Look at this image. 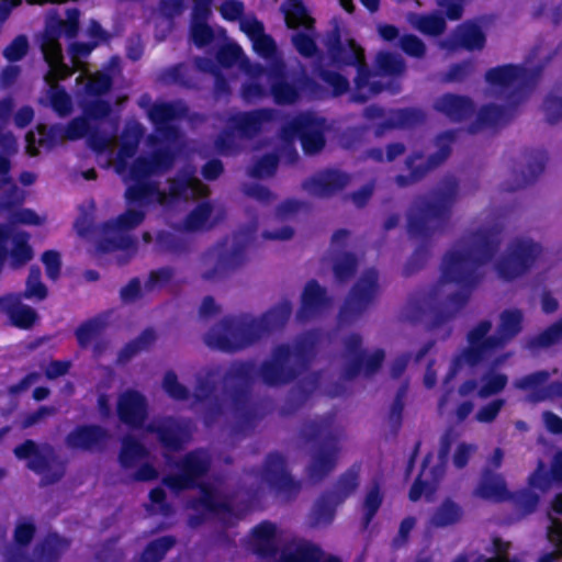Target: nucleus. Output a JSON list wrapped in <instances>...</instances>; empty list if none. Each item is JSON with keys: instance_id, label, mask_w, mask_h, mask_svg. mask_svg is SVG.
<instances>
[{"instance_id": "ea45409f", "label": "nucleus", "mask_w": 562, "mask_h": 562, "mask_svg": "<svg viewBox=\"0 0 562 562\" xmlns=\"http://www.w3.org/2000/svg\"><path fill=\"white\" fill-rule=\"evenodd\" d=\"M474 494L483 499L493 502H504L512 498L504 479L493 473L491 470L483 472L482 479L476 486Z\"/></svg>"}, {"instance_id": "69168bd1", "label": "nucleus", "mask_w": 562, "mask_h": 562, "mask_svg": "<svg viewBox=\"0 0 562 562\" xmlns=\"http://www.w3.org/2000/svg\"><path fill=\"white\" fill-rule=\"evenodd\" d=\"M543 111L549 124H555L562 120V82L557 83L546 97Z\"/></svg>"}, {"instance_id": "4c0bfd02", "label": "nucleus", "mask_w": 562, "mask_h": 562, "mask_svg": "<svg viewBox=\"0 0 562 562\" xmlns=\"http://www.w3.org/2000/svg\"><path fill=\"white\" fill-rule=\"evenodd\" d=\"M357 70V75L355 78V92L352 94V100L355 102L364 103L371 97L380 93L383 90V85L378 81H372V71L366 63V57H363L359 64L353 66Z\"/></svg>"}, {"instance_id": "052dcab7", "label": "nucleus", "mask_w": 562, "mask_h": 562, "mask_svg": "<svg viewBox=\"0 0 562 562\" xmlns=\"http://www.w3.org/2000/svg\"><path fill=\"white\" fill-rule=\"evenodd\" d=\"M375 68L383 76H401L406 69L404 59L392 52H380L375 58Z\"/></svg>"}, {"instance_id": "de8ad7c7", "label": "nucleus", "mask_w": 562, "mask_h": 562, "mask_svg": "<svg viewBox=\"0 0 562 562\" xmlns=\"http://www.w3.org/2000/svg\"><path fill=\"white\" fill-rule=\"evenodd\" d=\"M361 464L356 462L337 479L334 490L330 491L336 504L344 503L359 486Z\"/></svg>"}, {"instance_id": "0e129e2a", "label": "nucleus", "mask_w": 562, "mask_h": 562, "mask_svg": "<svg viewBox=\"0 0 562 562\" xmlns=\"http://www.w3.org/2000/svg\"><path fill=\"white\" fill-rule=\"evenodd\" d=\"M49 105L60 117L68 116L72 111V100L64 87L52 85L48 89Z\"/></svg>"}, {"instance_id": "f257e3e1", "label": "nucleus", "mask_w": 562, "mask_h": 562, "mask_svg": "<svg viewBox=\"0 0 562 562\" xmlns=\"http://www.w3.org/2000/svg\"><path fill=\"white\" fill-rule=\"evenodd\" d=\"M318 335L307 331L299 336L293 346H274L269 359L257 369L252 360L233 361L222 376L223 394L231 401L235 419L234 435H246L256 426L257 414L250 407V393L257 376L270 387L288 385L307 372L316 357Z\"/></svg>"}, {"instance_id": "49530a36", "label": "nucleus", "mask_w": 562, "mask_h": 562, "mask_svg": "<svg viewBox=\"0 0 562 562\" xmlns=\"http://www.w3.org/2000/svg\"><path fill=\"white\" fill-rule=\"evenodd\" d=\"M336 498L331 492H324L315 501L310 514V525L315 528L326 526L333 522L336 515Z\"/></svg>"}, {"instance_id": "0eeeda50", "label": "nucleus", "mask_w": 562, "mask_h": 562, "mask_svg": "<svg viewBox=\"0 0 562 562\" xmlns=\"http://www.w3.org/2000/svg\"><path fill=\"white\" fill-rule=\"evenodd\" d=\"M457 139V131L448 130L436 136L437 151L425 157L423 151H414L407 156L405 166L408 175H397L394 182L400 188H406L423 180L427 173L443 164L451 155V146Z\"/></svg>"}, {"instance_id": "a878e982", "label": "nucleus", "mask_w": 562, "mask_h": 562, "mask_svg": "<svg viewBox=\"0 0 562 562\" xmlns=\"http://www.w3.org/2000/svg\"><path fill=\"white\" fill-rule=\"evenodd\" d=\"M227 240L217 245V258L212 269L203 272L202 278L206 281L214 280L227 272L239 268L246 260V244L236 241L231 250L226 249Z\"/></svg>"}, {"instance_id": "39448f33", "label": "nucleus", "mask_w": 562, "mask_h": 562, "mask_svg": "<svg viewBox=\"0 0 562 562\" xmlns=\"http://www.w3.org/2000/svg\"><path fill=\"white\" fill-rule=\"evenodd\" d=\"M291 314L292 304L284 300L259 317L247 314L225 316L205 335L204 341L211 348L224 352H236L282 329Z\"/></svg>"}, {"instance_id": "37998d69", "label": "nucleus", "mask_w": 562, "mask_h": 562, "mask_svg": "<svg viewBox=\"0 0 562 562\" xmlns=\"http://www.w3.org/2000/svg\"><path fill=\"white\" fill-rule=\"evenodd\" d=\"M527 172H521L520 180L516 186H507L504 188L505 191L513 192L520 188L527 187L533 183L546 169L548 161V154L544 149H530L526 153Z\"/></svg>"}, {"instance_id": "7ed1b4c3", "label": "nucleus", "mask_w": 562, "mask_h": 562, "mask_svg": "<svg viewBox=\"0 0 562 562\" xmlns=\"http://www.w3.org/2000/svg\"><path fill=\"white\" fill-rule=\"evenodd\" d=\"M541 71L540 67L528 69L515 64L490 68L485 74V80L504 94L506 105L494 103L483 105L475 121L468 126V132L475 134L485 127L497 128L508 124L516 115L518 106L538 83Z\"/></svg>"}, {"instance_id": "58836bf2", "label": "nucleus", "mask_w": 562, "mask_h": 562, "mask_svg": "<svg viewBox=\"0 0 562 562\" xmlns=\"http://www.w3.org/2000/svg\"><path fill=\"white\" fill-rule=\"evenodd\" d=\"M284 16L285 26L290 30L302 29L314 31L315 20L311 16L302 0H285L280 8Z\"/></svg>"}, {"instance_id": "3c124183", "label": "nucleus", "mask_w": 562, "mask_h": 562, "mask_svg": "<svg viewBox=\"0 0 562 562\" xmlns=\"http://www.w3.org/2000/svg\"><path fill=\"white\" fill-rule=\"evenodd\" d=\"M213 206L210 202H200L191 210L183 221V229L187 232H199L212 228L215 223L210 222Z\"/></svg>"}, {"instance_id": "c9c22d12", "label": "nucleus", "mask_w": 562, "mask_h": 562, "mask_svg": "<svg viewBox=\"0 0 562 562\" xmlns=\"http://www.w3.org/2000/svg\"><path fill=\"white\" fill-rule=\"evenodd\" d=\"M524 315L518 308L504 310L499 315L497 331L492 335L491 344H497L498 350L503 349L522 329Z\"/></svg>"}, {"instance_id": "412c9836", "label": "nucleus", "mask_w": 562, "mask_h": 562, "mask_svg": "<svg viewBox=\"0 0 562 562\" xmlns=\"http://www.w3.org/2000/svg\"><path fill=\"white\" fill-rule=\"evenodd\" d=\"M119 419L131 428H142L148 418L146 397L136 390H126L120 394L116 403Z\"/></svg>"}, {"instance_id": "7c9ffc66", "label": "nucleus", "mask_w": 562, "mask_h": 562, "mask_svg": "<svg viewBox=\"0 0 562 562\" xmlns=\"http://www.w3.org/2000/svg\"><path fill=\"white\" fill-rule=\"evenodd\" d=\"M200 495L188 501V507L194 512H202L206 516L233 514V505L227 499H221L218 491L210 483H202L199 487Z\"/></svg>"}, {"instance_id": "4d7b16f0", "label": "nucleus", "mask_w": 562, "mask_h": 562, "mask_svg": "<svg viewBox=\"0 0 562 562\" xmlns=\"http://www.w3.org/2000/svg\"><path fill=\"white\" fill-rule=\"evenodd\" d=\"M321 555V549L313 544H300L294 549L283 547L277 562H317Z\"/></svg>"}, {"instance_id": "864d4df0", "label": "nucleus", "mask_w": 562, "mask_h": 562, "mask_svg": "<svg viewBox=\"0 0 562 562\" xmlns=\"http://www.w3.org/2000/svg\"><path fill=\"white\" fill-rule=\"evenodd\" d=\"M411 23L422 34L434 37L443 34L447 29L446 18L437 12L415 14Z\"/></svg>"}, {"instance_id": "6e6552de", "label": "nucleus", "mask_w": 562, "mask_h": 562, "mask_svg": "<svg viewBox=\"0 0 562 562\" xmlns=\"http://www.w3.org/2000/svg\"><path fill=\"white\" fill-rule=\"evenodd\" d=\"M325 123V119L312 112H302L284 123L280 134L283 139H300L303 151L314 155L326 145Z\"/></svg>"}, {"instance_id": "aec40b11", "label": "nucleus", "mask_w": 562, "mask_h": 562, "mask_svg": "<svg viewBox=\"0 0 562 562\" xmlns=\"http://www.w3.org/2000/svg\"><path fill=\"white\" fill-rule=\"evenodd\" d=\"M326 48L330 64L338 69L353 67L364 57L363 48L353 38L347 40L346 43L342 42L338 27L329 33Z\"/></svg>"}, {"instance_id": "680f3d73", "label": "nucleus", "mask_w": 562, "mask_h": 562, "mask_svg": "<svg viewBox=\"0 0 562 562\" xmlns=\"http://www.w3.org/2000/svg\"><path fill=\"white\" fill-rule=\"evenodd\" d=\"M193 171H183L168 180L167 203L187 199L189 189L194 184Z\"/></svg>"}, {"instance_id": "8fccbe9b", "label": "nucleus", "mask_w": 562, "mask_h": 562, "mask_svg": "<svg viewBox=\"0 0 562 562\" xmlns=\"http://www.w3.org/2000/svg\"><path fill=\"white\" fill-rule=\"evenodd\" d=\"M148 451L146 447L135 437L125 436L121 441L119 462L123 469L133 468L139 460L146 458Z\"/></svg>"}, {"instance_id": "f3484780", "label": "nucleus", "mask_w": 562, "mask_h": 562, "mask_svg": "<svg viewBox=\"0 0 562 562\" xmlns=\"http://www.w3.org/2000/svg\"><path fill=\"white\" fill-rule=\"evenodd\" d=\"M220 373L218 368H210L204 375H198L194 387V400L198 403H206L203 412V424L205 427H212L225 414V405L222 400L214 396L216 391L215 376Z\"/></svg>"}, {"instance_id": "9b49d317", "label": "nucleus", "mask_w": 562, "mask_h": 562, "mask_svg": "<svg viewBox=\"0 0 562 562\" xmlns=\"http://www.w3.org/2000/svg\"><path fill=\"white\" fill-rule=\"evenodd\" d=\"M18 460H26V468L42 475L41 485H50L59 482L66 473V462L60 460L50 450L48 454L40 450L32 439H25L13 449Z\"/></svg>"}, {"instance_id": "4468645a", "label": "nucleus", "mask_w": 562, "mask_h": 562, "mask_svg": "<svg viewBox=\"0 0 562 562\" xmlns=\"http://www.w3.org/2000/svg\"><path fill=\"white\" fill-rule=\"evenodd\" d=\"M541 246L532 240H518L510 245L509 251L496 263L498 276L512 281L525 274L541 254Z\"/></svg>"}, {"instance_id": "603ef678", "label": "nucleus", "mask_w": 562, "mask_h": 562, "mask_svg": "<svg viewBox=\"0 0 562 562\" xmlns=\"http://www.w3.org/2000/svg\"><path fill=\"white\" fill-rule=\"evenodd\" d=\"M177 543L175 536L167 535L149 541L135 562H160Z\"/></svg>"}, {"instance_id": "c756f323", "label": "nucleus", "mask_w": 562, "mask_h": 562, "mask_svg": "<svg viewBox=\"0 0 562 562\" xmlns=\"http://www.w3.org/2000/svg\"><path fill=\"white\" fill-rule=\"evenodd\" d=\"M184 109H180L171 102L155 103L148 110V117L155 126V131L166 140H173L179 136V130L171 122L183 115Z\"/></svg>"}, {"instance_id": "473e14b6", "label": "nucleus", "mask_w": 562, "mask_h": 562, "mask_svg": "<svg viewBox=\"0 0 562 562\" xmlns=\"http://www.w3.org/2000/svg\"><path fill=\"white\" fill-rule=\"evenodd\" d=\"M434 110L443 114L451 122H463L475 111L474 102L467 95L443 93L434 103Z\"/></svg>"}, {"instance_id": "13d9d810", "label": "nucleus", "mask_w": 562, "mask_h": 562, "mask_svg": "<svg viewBox=\"0 0 562 562\" xmlns=\"http://www.w3.org/2000/svg\"><path fill=\"white\" fill-rule=\"evenodd\" d=\"M48 296V289L42 282V272L38 266L30 268L25 281V289L19 294V299L44 301Z\"/></svg>"}, {"instance_id": "bf43d9fd", "label": "nucleus", "mask_w": 562, "mask_h": 562, "mask_svg": "<svg viewBox=\"0 0 562 562\" xmlns=\"http://www.w3.org/2000/svg\"><path fill=\"white\" fill-rule=\"evenodd\" d=\"M30 235L25 232L18 233L12 240V249L8 256L11 258V266L20 268L33 259L34 252L29 244Z\"/></svg>"}, {"instance_id": "e433bc0d", "label": "nucleus", "mask_w": 562, "mask_h": 562, "mask_svg": "<svg viewBox=\"0 0 562 562\" xmlns=\"http://www.w3.org/2000/svg\"><path fill=\"white\" fill-rule=\"evenodd\" d=\"M41 50L43 58L49 68L45 79L47 81L64 80L69 75V68L64 63L63 47L60 42L42 41Z\"/></svg>"}, {"instance_id": "423d86ee", "label": "nucleus", "mask_w": 562, "mask_h": 562, "mask_svg": "<svg viewBox=\"0 0 562 562\" xmlns=\"http://www.w3.org/2000/svg\"><path fill=\"white\" fill-rule=\"evenodd\" d=\"M335 415L327 414L316 419L306 420L300 429V437L306 443L316 446L307 468L313 482L324 480L337 465L339 446L334 432Z\"/></svg>"}, {"instance_id": "c03bdc74", "label": "nucleus", "mask_w": 562, "mask_h": 562, "mask_svg": "<svg viewBox=\"0 0 562 562\" xmlns=\"http://www.w3.org/2000/svg\"><path fill=\"white\" fill-rule=\"evenodd\" d=\"M506 359V356H501L496 358L491 368L482 374L481 382L482 385L477 390V396L480 398H487L490 396L496 395L504 391L508 383V376L505 373L495 372V369L502 364Z\"/></svg>"}, {"instance_id": "e2e57ef3", "label": "nucleus", "mask_w": 562, "mask_h": 562, "mask_svg": "<svg viewBox=\"0 0 562 562\" xmlns=\"http://www.w3.org/2000/svg\"><path fill=\"white\" fill-rule=\"evenodd\" d=\"M358 269V258L355 254L346 251L338 256L333 265L335 279L346 282L355 277Z\"/></svg>"}, {"instance_id": "774afa93", "label": "nucleus", "mask_w": 562, "mask_h": 562, "mask_svg": "<svg viewBox=\"0 0 562 562\" xmlns=\"http://www.w3.org/2000/svg\"><path fill=\"white\" fill-rule=\"evenodd\" d=\"M279 161L280 159L278 154L267 153L254 162L248 171V175L255 179L272 177L277 172Z\"/></svg>"}, {"instance_id": "dca6fc26", "label": "nucleus", "mask_w": 562, "mask_h": 562, "mask_svg": "<svg viewBox=\"0 0 562 562\" xmlns=\"http://www.w3.org/2000/svg\"><path fill=\"white\" fill-rule=\"evenodd\" d=\"M145 429L156 436L166 452H180L191 439L189 425L173 416L151 420Z\"/></svg>"}, {"instance_id": "79ce46f5", "label": "nucleus", "mask_w": 562, "mask_h": 562, "mask_svg": "<svg viewBox=\"0 0 562 562\" xmlns=\"http://www.w3.org/2000/svg\"><path fill=\"white\" fill-rule=\"evenodd\" d=\"M426 121V113L418 108H403L396 109L391 112L387 120L382 122L378 128V134L385 130L392 128H412L424 124Z\"/></svg>"}, {"instance_id": "cd10ccee", "label": "nucleus", "mask_w": 562, "mask_h": 562, "mask_svg": "<svg viewBox=\"0 0 562 562\" xmlns=\"http://www.w3.org/2000/svg\"><path fill=\"white\" fill-rule=\"evenodd\" d=\"M70 540L56 531H49L34 546L32 557L25 562H59L70 548Z\"/></svg>"}, {"instance_id": "5fc2aeb1", "label": "nucleus", "mask_w": 562, "mask_h": 562, "mask_svg": "<svg viewBox=\"0 0 562 562\" xmlns=\"http://www.w3.org/2000/svg\"><path fill=\"white\" fill-rule=\"evenodd\" d=\"M156 340L153 328H145L136 338L126 342L117 355V361L125 363L143 350L148 349Z\"/></svg>"}, {"instance_id": "393cba45", "label": "nucleus", "mask_w": 562, "mask_h": 562, "mask_svg": "<svg viewBox=\"0 0 562 562\" xmlns=\"http://www.w3.org/2000/svg\"><path fill=\"white\" fill-rule=\"evenodd\" d=\"M330 304L325 288L317 280L306 282L301 295V304L296 312L297 321L305 323L322 314Z\"/></svg>"}, {"instance_id": "f8f14e48", "label": "nucleus", "mask_w": 562, "mask_h": 562, "mask_svg": "<svg viewBox=\"0 0 562 562\" xmlns=\"http://www.w3.org/2000/svg\"><path fill=\"white\" fill-rule=\"evenodd\" d=\"M146 217L143 210L127 209L116 218L103 223L102 232L104 235H114L103 237L98 241L97 249L100 252H111L115 250H128L135 247V239L125 234L128 231L140 225Z\"/></svg>"}, {"instance_id": "f704fd0d", "label": "nucleus", "mask_w": 562, "mask_h": 562, "mask_svg": "<svg viewBox=\"0 0 562 562\" xmlns=\"http://www.w3.org/2000/svg\"><path fill=\"white\" fill-rule=\"evenodd\" d=\"M64 139L65 137L61 125H37L36 133L29 132L26 134V153L30 156L35 157L40 154L41 148L52 149Z\"/></svg>"}, {"instance_id": "1a4fd4ad", "label": "nucleus", "mask_w": 562, "mask_h": 562, "mask_svg": "<svg viewBox=\"0 0 562 562\" xmlns=\"http://www.w3.org/2000/svg\"><path fill=\"white\" fill-rule=\"evenodd\" d=\"M212 467L210 454L203 449L187 452L177 463V474H169L162 483L173 492H182L199 487L201 480L207 475Z\"/></svg>"}, {"instance_id": "2f4dec72", "label": "nucleus", "mask_w": 562, "mask_h": 562, "mask_svg": "<svg viewBox=\"0 0 562 562\" xmlns=\"http://www.w3.org/2000/svg\"><path fill=\"white\" fill-rule=\"evenodd\" d=\"M125 201L132 206H148L154 203L167 204V192L159 188L156 181H133L125 190Z\"/></svg>"}, {"instance_id": "4be33fe9", "label": "nucleus", "mask_w": 562, "mask_h": 562, "mask_svg": "<svg viewBox=\"0 0 562 562\" xmlns=\"http://www.w3.org/2000/svg\"><path fill=\"white\" fill-rule=\"evenodd\" d=\"M350 180L349 173L339 169L327 168L304 180L302 187L315 196L329 198L342 191Z\"/></svg>"}, {"instance_id": "5701e85b", "label": "nucleus", "mask_w": 562, "mask_h": 562, "mask_svg": "<svg viewBox=\"0 0 562 562\" xmlns=\"http://www.w3.org/2000/svg\"><path fill=\"white\" fill-rule=\"evenodd\" d=\"M109 431L100 425L83 424L76 426L66 436V445L75 450L101 451L109 439Z\"/></svg>"}, {"instance_id": "338daca9", "label": "nucleus", "mask_w": 562, "mask_h": 562, "mask_svg": "<svg viewBox=\"0 0 562 562\" xmlns=\"http://www.w3.org/2000/svg\"><path fill=\"white\" fill-rule=\"evenodd\" d=\"M562 338V317L551 324L540 334L531 337L528 340V347L531 349L547 348L557 342Z\"/></svg>"}, {"instance_id": "bb28decb", "label": "nucleus", "mask_w": 562, "mask_h": 562, "mask_svg": "<svg viewBox=\"0 0 562 562\" xmlns=\"http://www.w3.org/2000/svg\"><path fill=\"white\" fill-rule=\"evenodd\" d=\"M321 379V371H313L291 387L280 409L281 415L290 416L301 409L318 389Z\"/></svg>"}, {"instance_id": "a19ab883", "label": "nucleus", "mask_w": 562, "mask_h": 562, "mask_svg": "<svg viewBox=\"0 0 562 562\" xmlns=\"http://www.w3.org/2000/svg\"><path fill=\"white\" fill-rule=\"evenodd\" d=\"M346 355L349 357L342 370V378L347 381L356 379L362 370L364 350H362V337L352 333L344 340Z\"/></svg>"}, {"instance_id": "6ab92c4d", "label": "nucleus", "mask_w": 562, "mask_h": 562, "mask_svg": "<svg viewBox=\"0 0 562 562\" xmlns=\"http://www.w3.org/2000/svg\"><path fill=\"white\" fill-rule=\"evenodd\" d=\"M270 94L278 105H292L301 100L300 75L291 81L285 65L274 63L267 71Z\"/></svg>"}, {"instance_id": "ddd939ff", "label": "nucleus", "mask_w": 562, "mask_h": 562, "mask_svg": "<svg viewBox=\"0 0 562 562\" xmlns=\"http://www.w3.org/2000/svg\"><path fill=\"white\" fill-rule=\"evenodd\" d=\"M379 291V274L373 268L367 269L350 289L341 305L338 319L350 323L362 315L373 303Z\"/></svg>"}, {"instance_id": "a211bd4d", "label": "nucleus", "mask_w": 562, "mask_h": 562, "mask_svg": "<svg viewBox=\"0 0 562 562\" xmlns=\"http://www.w3.org/2000/svg\"><path fill=\"white\" fill-rule=\"evenodd\" d=\"M277 119V111L271 108H260L239 111L227 117V125L241 139L251 140L263 130V125Z\"/></svg>"}, {"instance_id": "72a5a7b5", "label": "nucleus", "mask_w": 562, "mask_h": 562, "mask_svg": "<svg viewBox=\"0 0 562 562\" xmlns=\"http://www.w3.org/2000/svg\"><path fill=\"white\" fill-rule=\"evenodd\" d=\"M432 454L427 453L422 462L420 472L413 482L409 492L408 498L412 502H417L425 496L427 499H430L437 491V486L443 476L445 469L442 465H435L429 469V480H424L423 476L426 475L427 469L431 461Z\"/></svg>"}, {"instance_id": "9d476101", "label": "nucleus", "mask_w": 562, "mask_h": 562, "mask_svg": "<svg viewBox=\"0 0 562 562\" xmlns=\"http://www.w3.org/2000/svg\"><path fill=\"white\" fill-rule=\"evenodd\" d=\"M492 329V322L481 321L467 335L468 347L457 355L446 375L445 383H448L465 363L471 368L479 366L492 352L498 350L497 344H491L492 336L488 333Z\"/></svg>"}, {"instance_id": "c85d7f7f", "label": "nucleus", "mask_w": 562, "mask_h": 562, "mask_svg": "<svg viewBox=\"0 0 562 562\" xmlns=\"http://www.w3.org/2000/svg\"><path fill=\"white\" fill-rule=\"evenodd\" d=\"M277 526L269 520L256 525L249 536L251 551L261 559H274L279 553Z\"/></svg>"}, {"instance_id": "20e7f679", "label": "nucleus", "mask_w": 562, "mask_h": 562, "mask_svg": "<svg viewBox=\"0 0 562 562\" xmlns=\"http://www.w3.org/2000/svg\"><path fill=\"white\" fill-rule=\"evenodd\" d=\"M458 192L459 182L451 178L434 192L432 198L418 196L414 200L407 214V234L413 239H419L422 244L406 265L407 276L420 269L427 261L429 250L426 243L448 225Z\"/></svg>"}, {"instance_id": "a18cd8bd", "label": "nucleus", "mask_w": 562, "mask_h": 562, "mask_svg": "<svg viewBox=\"0 0 562 562\" xmlns=\"http://www.w3.org/2000/svg\"><path fill=\"white\" fill-rule=\"evenodd\" d=\"M2 310L11 325L23 330L33 328L40 318L37 312L33 307L21 303L20 299L8 303Z\"/></svg>"}, {"instance_id": "09e8293b", "label": "nucleus", "mask_w": 562, "mask_h": 562, "mask_svg": "<svg viewBox=\"0 0 562 562\" xmlns=\"http://www.w3.org/2000/svg\"><path fill=\"white\" fill-rule=\"evenodd\" d=\"M462 516V507L451 498H446L432 513L429 524L436 528H445L459 522Z\"/></svg>"}, {"instance_id": "6e6d98bb", "label": "nucleus", "mask_w": 562, "mask_h": 562, "mask_svg": "<svg viewBox=\"0 0 562 562\" xmlns=\"http://www.w3.org/2000/svg\"><path fill=\"white\" fill-rule=\"evenodd\" d=\"M106 322L101 316H95L82 322L75 330V336L80 348L86 349L92 340L97 339L105 329Z\"/></svg>"}, {"instance_id": "b1692460", "label": "nucleus", "mask_w": 562, "mask_h": 562, "mask_svg": "<svg viewBox=\"0 0 562 562\" xmlns=\"http://www.w3.org/2000/svg\"><path fill=\"white\" fill-rule=\"evenodd\" d=\"M486 44V36L482 27L473 21H467L457 26L453 35L441 41L440 47L450 52L464 48L467 50H481Z\"/></svg>"}, {"instance_id": "2eb2a0df", "label": "nucleus", "mask_w": 562, "mask_h": 562, "mask_svg": "<svg viewBox=\"0 0 562 562\" xmlns=\"http://www.w3.org/2000/svg\"><path fill=\"white\" fill-rule=\"evenodd\" d=\"M262 479L277 494L290 501L301 491V482L293 479L286 470V460L279 452L267 454L262 469Z\"/></svg>"}, {"instance_id": "f03ea898", "label": "nucleus", "mask_w": 562, "mask_h": 562, "mask_svg": "<svg viewBox=\"0 0 562 562\" xmlns=\"http://www.w3.org/2000/svg\"><path fill=\"white\" fill-rule=\"evenodd\" d=\"M498 233L493 229H477L469 236L464 249L449 250L442 258L441 280L459 285L462 291L447 297L452 313L461 311L469 302L470 291L481 281L480 268L494 259L499 249Z\"/></svg>"}]
</instances>
